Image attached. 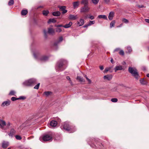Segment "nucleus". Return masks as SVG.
Masks as SVG:
<instances>
[{
  "label": "nucleus",
  "mask_w": 149,
  "mask_h": 149,
  "mask_svg": "<svg viewBox=\"0 0 149 149\" xmlns=\"http://www.w3.org/2000/svg\"><path fill=\"white\" fill-rule=\"evenodd\" d=\"M128 71L136 80H138L140 78V76L137 70L135 68L130 67L128 69Z\"/></svg>",
  "instance_id": "f257e3e1"
},
{
  "label": "nucleus",
  "mask_w": 149,
  "mask_h": 149,
  "mask_svg": "<svg viewBox=\"0 0 149 149\" xmlns=\"http://www.w3.org/2000/svg\"><path fill=\"white\" fill-rule=\"evenodd\" d=\"M67 64V61L64 59L61 60L57 64L56 69L58 71H62L64 69V68L62 67Z\"/></svg>",
  "instance_id": "f03ea898"
},
{
  "label": "nucleus",
  "mask_w": 149,
  "mask_h": 149,
  "mask_svg": "<svg viewBox=\"0 0 149 149\" xmlns=\"http://www.w3.org/2000/svg\"><path fill=\"white\" fill-rule=\"evenodd\" d=\"M36 80L35 79H31L25 81L23 84L25 86H31L36 83Z\"/></svg>",
  "instance_id": "7ed1b4c3"
},
{
  "label": "nucleus",
  "mask_w": 149,
  "mask_h": 149,
  "mask_svg": "<svg viewBox=\"0 0 149 149\" xmlns=\"http://www.w3.org/2000/svg\"><path fill=\"white\" fill-rule=\"evenodd\" d=\"M65 130H67L68 132H73L75 131V130H73L72 129V126H70L69 124L68 123H65L63 126H61Z\"/></svg>",
  "instance_id": "20e7f679"
},
{
  "label": "nucleus",
  "mask_w": 149,
  "mask_h": 149,
  "mask_svg": "<svg viewBox=\"0 0 149 149\" xmlns=\"http://www.w3.org/2000/svg\"><path fill=\"white\" fill-rule=\"evenodd\" d=\"M52 135L48 134H46L44 135L42 138L43 140L45 141H52Z\"/></svg>",
  "instance_id": "39448f33"
},
{
  "label": "nucleus",
  "mask_w": 149,
  "mask_h": 149,
  "mask_svg": "<svg viewBox=\"0 0 149 149\" xmlns=\"http://www.w3.org/2000/svg\"><path fill=\"white\" fill-rule=\"evenodd\" d=\"M90 8L87 6H84L81 9V12H86L89 11Z\"/></svg>",
  "instance_id": "423d86ee"
},
{
  "label": "nucleus",
  "mask_w": 149,
  "mask_h": 149,
  "mask_svg": "<svg viewBox=\"0 0 149 149\" xmlns=\"http://www.w3.org/2000/svg\"><path fill=\"white\" fill-rule=\"evenodd\" d=\"M10 102H11L10 100H8L6 101L3 102L2 103L1 106L2 107H4L5 106H8L10 104Z\"/></svg>",
  "instance_id": "0eeeda50"
},
{
  "label": "nucleus",
  "mask_w": 149,
  "mask_h": 149,
  "mask_svg": "<svg viewBox=\"0 0 149 149\" xmlns=\"http://www.w3.org/2000/svg\"><path fill=\"white\" fill-rule=\"evenodd\" d=\"M48 33L50 34L53 35L55 34V31L54 29L52 28H48Z\"/></svg>",
  "instance_id": "6e6552de"
},
{
  "label": "nucleus",
  "mask_w": 149,
  "mask_h": 149,
  "mask_svg": "<svg viewBox=\"0 0 149 149\" xmlns=\"http://www.w3.org/2000/svg\"><path fill=\"white\" fill-rule=\"evenodd\" d=\"M68 18L71 20H74L77 18L78 17L77 15H70Z\"/></svg>",
  "instance_id": "1a4fd4ad"
},
{
  "label": "nucleus",
  "mask_w": 149,
  "mask_h": 149,
  "mask_svg": "<svg viewBox=\"0 0 149 149\" xmlns=\"http://www.w3.org/2000/svg\"><path fill=\"white\" fill-rule=\"evenodd\" d=\"M139 81L140 84L142 85H146L148 84L147 81L145 80L144 79H140Z\"/></svg>",
  "instance_id": "9d476101"
},
{
  "label": "nucleus",
  "mask_w": 149,
  "mask_h": 149,
  "mask_svg": "<svg viewBox=\"0 0 149 149\" xmlns=\"http://www.w3.org/2000/svg\"><path fill=\"white\" fill-rule=\"evenodd\" d=\"M6 125V123L5 122L2 120L0 119V127L3 129V127Z\"/></svg>",
  "instance_id": "9b49d317"
},
{
  "label": "nucleus",
  "mask_w": 149,
  "mask_h": 149,
  "mask_svg": "<svg viewBox=\"0 0 149 149\" xmlns=\"http://www.w3.org/2000/svg\"><path fill=\"white\" fill-rule=\"evenodd\" d=\"M114 13L113 11L109 13V15L108 16L109 19V20H111L112 19L113 17H114Z\"/></svg>",
  "instance_id": "f8f14e48"
},
{
  "label": "nucleus",
  "mask_w": 149,
  "mask_h": 149,
  "mask_svg": "<svg viewBox=\"0 0 149 149\" xmlns=\"http://www.w3.org/2000/svg\"><path fill=\"white\" fill-rule=\"evenodd\" d=\"M112 77V76L111 75H107L104 76V79L105 80H110L111 79Z\"/></svg>",
  "instance_id": "ddd939ff"
},
{
  "label": "nucleus",
  "mask_w": 149,
  "mask_h": 149,
  "mask_svg": "<svg viewBox=\"0 0 149 149\" xmlns=\"http://www.w3.org/2000/svg\"><path fill=\"white\" fill-rule=\"evenodd\" d=\"M57 124V121L55 120H53L50 123V125L52 127H56Z\"/></svg>",
  "instance_id": "4468645a"
},
{
  "label": "nucleus",
  "mask_w": 149,
  "mask_h": 149,
  "mask_svg": "<svg viewBox=\"0 0 149 149\" xmlns=\"http://www.w3.org/2000/svg\"><path fill=\"white\" fill-rule=\"evenodd\" d=\"M84 23V20L82 19H80L79 22H77V24L79 25V26H80L83 25Z\"/></svg>",
  "instance_id": "2eb2a0df"
},
{
  "label": "nucleus",
  "mask_w": 149,
  "mask_h": 149,
  "mask_svg": "<svg viewBox=\"0 0 149 149\" xmlns=\"http://www.w3.org/2000/svg\"><path fill=\"white\" fill-rule=\"evenodd\" d=\"M77 79L81 83H84L85 82L84 79L81 77L77 76Z\"/></svg>",
  "instance_id": "dca6fc26"
},
{
  "label": "nucleus",
  "mask_w": 149,
  "mask_h": 149,
  "mask_svg": "<svg viewBox=\"0 0 149 149\" xmlns=\"http://www.w3.org/2000/svg\"><path fill=\"white\" fill-rule=\"evenodd\" d=\"M48 57L45 56H42L40 58V60L41 61H45L47 60L48 59Z\"/></svg>",
  "instance_id": "f3484780"
},
{
  "label": "nucleus",
  "mask_w": 149,
  "mask_h": 149,
  "mask_svg": "<svg viewBox=\"0 0 149 149\" xmlns=\"http://www.w3.org/2000/svg\"><path fill=\"white\" fill-rule=\"evenodd\" d=\"M123 69V67L121 65L116 66L114 68L115 72H116L118 70H121Z\"/></svg>",
  "instance_id": "a211bd4d"
},
{
  "label": "nucleus",
  "mask_w": 149,
  "mask_h": 149,
  "mask_svg": "<svg viewBox=\"0 0 149 149\" xmlns=\"http://www.w3.org/2000/svg\"><path fill=\"white\" fill-rule=\"evenodd\" d=\"M63 40V38L62 36H61L59 38L58 41L54 43V46H56L57 45L59 42H61Z\"/></svg>",
  "instance_id": "6ab92c4d"
},
{
  "label": "nucleus",
  "mask_w": 149,
  "mask_h": 149,
  "mask_svg": "<svg viewBox=\"0 0 149 149\" xmlns=\"http://www.w3.org/2000/svg\"><path fill=\"white\" fill-rule=\"evenodd\" d=\"M8 146V143L7 142L3 141L2 143V147L3 148H6Z\"/></svg>",
  "instance_id": "aec40b11"
},
{
  "label": "nucleus",
  "mask_w": 149,
  "mask_h": 149,
  "mask_svg": "<svg viewBox=\"0 0 149 149\" xmlns=\"http://www.w3.org/2000/svg\"><path fill=\"white\" fill-rule=\"evenodd\" d=\"M98 18L100 19H107V16L104 15H100L98 16Z\"/></svg>",
  "instance_id": "412c9836"
},
{
  "label": "nucleus",
  "mask_w": 149,
  "mask_h": 149,
  "mask_svg": "<svg viewBox=\"0 0 149 149\" xmlns=\"http://www.w3.org/2000/svg\"><path fill=\"white\" fill-rule=\"evenodd\" d=\"M15 133V131L13 129H12L10 131V132L9 134H8V135L10 136H11L12 137L13 135Z\"/></svg>",
  "instance_id": "4be33fe9"
},
{
  "label": "nucleus",
  "mask_w": 149,
  "mask_h": 149,
  "mask_svg": "<svg viewBox=\"0 0 149 149\" xmlns=\"http://www.w3.org/2000/svg\"><path fill=\"white\" fill-rule=\"evenodd\" d=\"M81 3L83 4L84 6H87L88 4V0H82Z\"/></svg>",
  "instance_id": "5701e85b"
},
{
  "label": "nucleus",
  "mask_w": 149,
  "mask_h": 149,
  "mask_svg": "<svg viewBox=\"0 0 149 149\" xmlns=\"http://www.w3.org/2000/svg\"><path fill=\"white\" fill-rule=\"evenodd\" d=\"M72 24V22H70L68 24H67L66 25L63 26V27L65 28H67L70 27Z\"/></svg>",
  "instance_id": "b1692460"
},
{
  "label": "nucleus",
  "mask_w": 149,
  "mask_h": 149,
  "mask_svg": "<svg viewBox=\"0 0 149 149\" xmlns=\"http://www.w3.org/2000/svg\"><path fill=\"white\" fill-rule=\"evenodd\" d=\"M28 13V11L26 10H22L21 12L22 15H25Z\"/></svg>",
  "instance_id": "393cba45"
},
{
  "label": "nucleus",
  "mask_w": 149,
  "mask_h": 149,
  "mask_svg": "<svg viewBox=\"0 0 149 149\" xmlns=\"http://www.w3.org/2000/svg\"><path fill=\"white\" fill-rule=\"evenodd\" d=\"M116 22L115 20H113L112 21L110 24V27L111 28H112L114 26Z\"/></svg>",
  "instance_id": "a878e982"
},
{
  "label": "nucleus",
  "mask_w": 149,
  "mask_h": 149,
  "mask_svg": "<svg viewBox=\"0 0 149 149\" xmlns=\"http://www.w3.org/2000/svg\"><path fill=\"white\" fill-rule=\"evenodd\" d=\"M60 13L59 12H54L53 13V15L54 16H59Z\"/></svg>",
  "instance_id": "bb28decb"
},
{
  "label": "nucleus",
  "mask_w": 149,
  "mask_h": 149,
  "mask_svg": "<svg viewBox=\"0 0 149 149\" xmlns=\"http://www.w3.org/2000/svg\"><path fill=\"white\" fill-rule=\"evenodd\" d=\"M79 5L78 2H74L73 3V6L74 8H76L78 7Z\"/></svg>",
  "instance_id": "cd10ccee"
},
{
  "label": "nucleus",
  "mask_w": 149,
  "mask_h": 149,
  "mask_svg": "<svg viewBox=\"0 0 149 149\" xmlns=\"http://www.w3.org/2000/svg\"><path fill=\"white\" fill-rule=\"evenodd\" d=\"M52 93V92L49 91H46L44 92V94L47 96H48Z\"/></svg>",
  "instance_id": "c85d7f7f"
},
{
  "label": "nucleus",
  "mask_w": 149,
  "mask_h": 149,
  "mask_svg": "<svg viewBox=\"0 0 149 149\" xmlns=\"http://www.w3.org/2000/svg\"><path fill=\"white\" fill-rule=\"evenodd\" d=\"M56 22V20L54 19H51L49 20L48 22V23L50 22L55 23Z\"/></svg>",
  "instance_id": "c756f323"
},
{
  "label": "nucleus",
  "mask_w": 149,
  "mask_h": 149,
  "mask_svg": "<svg viewBox=\"0 0 149 149\" xmlns=\"http://www.w3.org/2000/svg\"><path fill=\"white\" fill-rule=\"evenodd\" d=\"M49 13V12L48 10H44L42 12L43 15L45 16H47Z\"/></svg>",
  "instance_id": "7c9ffc66"
},
{
  "label": "nucleus",
  "mask_w": 149,
  "mask_h": 149,
  "mask_svg": "<svg viewBox=\"0 0 149 149\" xmlns=\"http://www.w3.org/2000/svg\"><path fill=\"white\" fill-rule=\"evenodd\" d=\"M14 0H10L8 3L9 6H11L14 4Z\"/></svg>",
  "instance_id": "2f4dec72"
},
{
  "label": "nucleus",
  "mask_w": 149,
  "mask_h": 149,
  "mask_svg": "<svg viewBox=\"0 0 149 149\" xmlns=\"http://www.w3.org/2000/svg\"><path fill=\"white\" fill-rule=\"evenodd\" d=\"M99 0H91L92 3L94 4H97L99 2Z\"/></svg>",
  "instance_id": "473e14b6"
},
{
  "label": "nucleus",
  "mask_w": 149,
  "mask_h": 149,
  "mask_svg": "<svg viewBox=\"0 0 149 149\" xmlns=\"http://www.w3.org/2000/svg\"><path fill=\"white\" fill-rule=\"evenodd\" d=\"M15 92L14 91H10L9 93V95H15Z\"/></svg>",
  "instance_id": "72a5a7b5"
},
{
  "label": "nucleus",
  "mask_w": 149,
  "mask_h": 149,
  "mask_svg": "<svg viewBox=\"0 0 149 149\" xmlns=\"http://www.w3.org/2000/svg\"><path fill=\"white\" fill-rule=\"evenodd\" d=\"M39 54V52H36L33 53V55L34 57L36 58L37 57V56H38Z\"/></svg>",
  "instance_id": "f704fd0d"
},
{
  "label": "nucleus",
  "mask_w": 149,
  "mask_h": 149,
  "mask_svg": "<svg viewBox=\"0 0 149 149\" xmlns=\"http://www.w3.org/2000/svg\"><path fill=\"white\" fill-rule=\"evenodd\" d=\"M56 32L60 33L62 31V29L61 28L58 27L56 29Z\"/></svg>",
  "instance_id": "c9c22d12"
},
{
  "label": "nucleus",
  "mask_w": 149,
  "mask_h": 149,
  "mask_svg": "<svg viewBox=\"0 0 149 149\" xmlns=\"http://www.w3.org/2000/svg\"><path fill=\"white\" fill-rule=\"evenodd\" d=\"M127 50L128 51L127 52L129 53H130L132 51V49L130 47H127Z\"/></svg>",
  "instance_id": "e433bc0d"
},
{
  "label": "nucleus",
  "mask_w": 149,
  "mask_h": 149,
  "mask_svg": "<svg viewBox=\"0 0 149 149\" xmlns=\"http://www.w3.org/2000/svg\"><path fill=\"white\" fill-rule=\"evenodd\" d=\"M119 54L120 55L123 56L124 55V51L123 50H120L119 52Z\"/></svg>",
  "instance_id": "4c0bfd02"
},
{
  "label": "nucleus",
  "mask_w": 149,
  "mask_h": 149,
  "mask_svg": "<svg viewBox=\"0 0 149 149\" xmlns=\"http://www.w3.org/2000/svg\"><path fill=\"white\" fill-rule=\"evenodd\" d=\"M111 101L114 102H116L118 101V99L116 98H113L111 99Z\"/></svg>",
  "instance_id": "58836bf2"
},
{
  "label": "nucleus",
  "mask_w": 149,
  "mask_h": 149,
  "mask_svg": "<svg viewBox=\"0 0 149 149\" xmlns=\"http://www.w3.org/2000/svg\"><path fill=\"white\" fill-rule=\"evenodd\" d=\"M95 23V21H89V23L88 24V25H89L90 26L92 24H94Z\"/></svg>",
  "instance_id": "ea45409f"
},
{
  "label": "nucleus",
  "mask_w": 149,
  "mask_h": 149,
  "mask_svg": "<svg viewBox=\"0 0 149 149\" xmlns=\"http://www.w3.org/2000/svg\"><path fill=\"white\" fill-rule=\"evenodd\" d=\"M122 22H124V23H128V22H129L128 20L127 19H125V18L123 19H122Z\"/></svg>",
  "instance_id": "a19ab883"
},
{
  "label": "nucleus",
  "mask_w": 149,
  "mask_h": 149,
  "mask_svg": "<svg viewBox=\"0 0 149 149\" xmlns=\"http://www.w3.org/2000/svg\"><path fill=\"white\" fill-rule=\"evenodd\" d=\"M40 85V83H38L37 85H36L35 86V87H34V88L37 89H38Z\"/></svg>",
  "instance_id": "79ce46f5"
},
{
  "label": "nucleus",
  "mask_w": 149,
  "mask_h": 149,
  "mask_svg": "<svg viewBox=\"0 0 149 149\" xmlns=\"http://www.w3.org/2000/svg\"><path fill=\"white\" fill-rule=\"evenodd\" d=\"M66 8V7L65 6H61L60 7V9L61 11H63V10H64Z\"/></svg>",
  "instance_id": "37998d69"
},
{
  "label": "nucleus",
  "mask_w": 149,
  "mask_h": 149,
  "mask_svg": "<svg viewBox=\"0 0 149 149\" xmlns=\"http://www.w3.org/2000/svg\"><path fill=\"white\" fill-rule=\"evenodd\" d=\"M15 138L17 140H21L22 139V137L19 135H16L15 136Z\"/></svg>",
  "instance_id": "c03bdc74"
},
{
  "label": "nucleus",
  "mask_w": 149,
  "mask_h": 149,
  "mask_svg": "<svg viewBox=\"0 0 149 149\" xmlns=\"http://www.w3.org/2000/svg\"><path fill=\"white\" fill-rule=\"evenodd\" d=\"M19 99L18 98H17L15 97H13L11 98V100L13 101H14L17 100H18Z\"/></svg>",
  "instance_id": "a18cd8bd"
},
{
  "label": "nucleus",
  "mask_w": 149,
  "mask_h": 149,
  "mask_svg": "<svg viewBox=\"0 0 149 149\" xmlns=\"http://www.w3.org/2000/svg\"><path fill=\"white\" fill-rule=\"evenodd\" d=\"M86 79L87 80L88 82V84H90L91 83V80L90 79H88L87 77H86Z\"/></svg>",
  "instance_id": "49530a36"
},
{
  "label": "nucleus",
  "mask_w": 149,
  "mask_h": 149,
  "mask_svg": "<svg viewBox=\"0 0 149 149\" xmlns=\"http://www.w3.org/2000/svg\"><path fill=\"white\" fill-rule=\"evenodd\" d=\"M137 7H138L139 8L145 7L143 5H137Z\"/></svg>",
  "instance_id": "de8ad7c7"
},
{
  "label": "nucleus",
  "mask_w": 149,
  "mask_h": 149,
  "mask_svg": "<svg viewBox=\"0 0 149 149\" xmlns=\"http://www.w3.org/2000/svg\"><path fill=\"white\" fill-rule=\"evenodd\" d=\"M89 18L91 19V20L93 19L94 17V16L92 15H89Z\"/></svg>",
  "instance_id": "09e8293b"
},
{
  "label": "nucleus",
  "mask_w": 149,
  "mask_h": 149,
  "mask_svg": "<svg viewBox=\"0 0 149 149\" xmlns=\"http://www.w3.org/2000/svg\"><path fill=\"white\" fill-rule=\"evenodd\" d=\"M120 49L119 48H117L116 49L114 50V51L113 52H118V51H120Z\"/></svg>",
  "instance_id": "8fccbe9b"
},
{
  "label": "nucleus",
  "mask_w": 149,
  "mask_h": 149,
  "mask_svg": "<svg viewBox=\"0 0 149 149\" xmlns=\"http://www.w3.org/2000/svg\"><path fill=\"white\" fill-rule=\"evenodd\" d=\"M111 68H106V69L105 70H104V72H108L109 70Z\"/></svg>",
  "instance_id": "3c124183"
},
{
  "label": "nucleus",
  "mask_w": 149,
  "mask_h": 149,
  "mask_svg": "<svg viewBox=\"0 0 149 149\" xmlns=\"http://www.w3.org/2000/svg\"><path fill=\"white\" fill-rule=\"evenodd\" d=\"M18 98L19 99H25V97H24L21 96Z\"/></svg>",
  "instance_id": "603ef678"
},
{
  "label": "nucleus",
  "mask_w": 149,
  "mask_h": 149,
  "mask_svg": "<svg viewBox=\"0 0 149 149\" xmlns=\"http://www.w3.org/2000/svg\"><path fill=\"white\" fill-rule=\"evenodd\" d=\"M105 2L106 3H108L110 1V0H104Z\"/></svg>",
  "instance_id": "864d4df0"
},
{
  "label": "nucleus",
  "mask_w": 149,
  "mask_h": 149,
  "mask_svg": "<svg viewBox=\"0 0 149 149\" xmlns=\"http://www.w3.org/2000/svg\"><path fill=\"white\" fill-rule=\"evenodd\" d=\"M63 26L62 25H56L55 26H56L57 27H63Z\"/></svg>",
  "instance_id": "5fc2aeb1"
},
{
  "label": "nucleus",
  "mask_w": 149,
  "mask_h": 149,
  "mask_svg": "<svg viewBox=\"0 0 149 149\" xmlns=\"http://www.w3.org/2000/svg\"><path fill=\"white\" fill-rule=\"evenodd\" d=\"M62 13L63 14H64L65 13H66L67 12V10L65 9L64 10L62 11Z\"/></svg>",
  "instance_id": "6e6d98bb"
},
{
  "label": "nucleus",
  "mask_w": 149,
  "mask_h": 149,
  "mask_svg": "<svg viewBox=\"0 0 149 149\" xmlns=\"http://www.w3.org/2000/svg\"><path fill=\"white\" fill-rule=\"evenodd\" d=\"M89 26V25H88V24H86L85 25H84L83 27H84V28H87L88 27V26Z\"/></svg>",
  "instance_id": "4d7b16f0"
},
{
  "label": "nucleus",
  "mask_w": 149,
  "mask_h": 149,
  "mask_svg": "<svg viewBox=\"0 0 149 149\" xmlns=\"http://www.w3.org/2000/svg\"><path fill=\"white\" fill-rule=\"evenodd\" d=\"M100 68L101 70H102L104 69V68L102 66H100Z\"/></svg>",
  "instance_id": "13d9d810"
},
{
  "label": "nucleus",
  "mask_w": 149,
  "mask_h": 149,
  "mask_svg": "<svg viewBox=\"0 0 149 149\" xmlns=\"http://www.w3.org/2000/svg\"><path fill=\"white\" fill-rule=\"evenodd\" d=\"M43 32H44V34H45V36H47V32L46 31V30H44L43 31Z\"/></svg>",
  "instance_id": "bf43d9fd"
},
{
  "label": "nucleus",
  "mask_w": 149,
  "mask_h": 149,
  "mask_svg": "<svg viewBox=\"0 0 149 149\" xmlns=\"http://www.w3.org/2000/svg\"><path fill=\"white\" fill-rule=\"evenodd\" d=\"M66 79L68 80L69 81H70L71 79H70V77H69V76H67L66 77Z\"/></svg>",
  "instance_id": "052dcab7"
},
{
  "label": "nucleus",
  "mask_w": 149,
  "mask_h": 149,
  "mask_svg": "<svg viewBox=\"0 0 149 149\" xmlns=\"http://www.w3.org/2000/svg\"><path fill=\"white\" fill-rule=\"evenodd\" d=\"M145 21L147 23H149V19H145Z\"/></svg>",
  "instance_id": "680f3d73"
},
{
  "label": "nucleus",
  "mask_w": 149,
  "mask_h": 149,
  "mask_svg": "<svg viewBox=\"0 0 149 149\" xmlns=\"http://www.w3.org/2000/svg\"><path fill=\"white\" fill-rule=\"evenodd\" d=\"M69 82L72 85V83L71 80H70V81Z\"/></svg>",
  "instance_id": "e2e57ef3"
},
{
  "label": "nucleus",
  "mask_w": 149,
  "mask_h": 149,
  "mask_svg": "<svg viewBox=\"0 0 149 149\" xmlns=\"http://www.w3.org/2000/svg\"><path fill=\"white\" fill-rule=\"evenodd\" d=\"M111 62L112 63H113V60L112 58H111Z\"/></svg>",
  "instance_id": "0e129e2a"
},
{
  "label": "nucleus",
  "mask_w": 149,
  "mask_h": 149,
  "mask_svg": "<svg viewBox=\"0 0 149 149\" xmlns=\"http://www.w3.org/2000/svg\"><path fill=\"white\" fill-rule=\"evenodd\" d=\"M10 125V123H8L7 124V125L8 126H9Z\"/></svg>",
  "instance_id": "69168bd1"
},
{
  "label": "nucleus",
  "mask_w": 149,
  "mask_h": 149,
  "mask_svg": "<svg viewBox=\"0 0 149 149\" xmlns=\"http://www.w3.org/2000/svg\"><path fill=\"white\" fill-rule=\"evenodd\" d=\"M122 24H121L120 25V26H118V27H120V26H122Z\"/></svg>",
  "instance_id": "338daca9"
},
{
  "label": "nucleus",
  "mask_w": 149,
  "mask_h": 149,
  "mask_svg": "<svg viewBox=\"0 0 149 149\" xmlns=\"http://www.w3.org/2000/svg\"><path fill=\"white\" fill-rule=\"evenodd\" d=\"M147 76L148 77H149V74H147Z\"/></svg>",
  "instance_id": "774afa93"
}]
</instances>
